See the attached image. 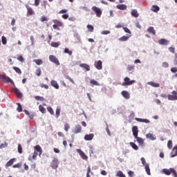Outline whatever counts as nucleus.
I'll return each instance as SVG.
<instances>
[{
	"instance_id": "nucleus-1",
	"label": "nucleus",
	"mask_w": 177,
	"mask_h": 177,
	"mask_svg": "<svg viewBox=\"0 0 177 177\" xmlns=\"http://www.w3.org/2000/svg\"><path fill=\"white\" fill-rule=\"evenodd\" d=\"M42 155V148L39 145H36L34 147V153L32 154V156H30L28 158L29 161H32V160H35L37 158V156H39L41 157Z\"/></svg>"
},
{
	"instance_id": "nucleus-2",
	"label": "nucleus",
	"mask_w": 177,
	"mask_h": 177,
	"mask_svg": "<svg viewBox=\"0 0 177 177\" xmlns=\"http://www.w3.org/2000/svg\"><path fill=\"white\" fill-rule=\"evenodd\" d=\"M162 172H163V174H165V175L169 176V175H171V174H173V176L177 177L176 170H175V169H174V168L163 169Z\"/></svg>"
},
{
	"instance_id": "nucleus-3",
	"label": "nucleus",
	"mask_w": 177,
	"mask_h": 177,
	"mask_svg": "<svg viewBox=\"0 0 177 177\" xmlns=\"http://www.w3.org/2000/svg\"><path fill=\"white\" fill-rule=\"evenodd\" d=\"M53 22L54 23L53 28H54V30H57V31H60V27H63V22L57 19H53Z\"/></svg>"
},
{
	"instance_id": "nucleus-4",
	"label": "nucleus",
	"mask_w": 177,
	"mask_h": 177,
	"mask_svg": "<svg viewBox=\"0 0 177 177\" xmlns=\"http://www.w3.org/2000/svg\"><path fill=\"white\" fill-rule=\"evenodd\" d=\"M136 82V80H131L128 77L124 78V82L122 84V86H129L130 85H133Z\"/></svg>"
},
{
	"instance_id": "nucleus-5",
	"label": "nucleus",
	"mask_w": 177,
	"mask_h": 177,
	"mask_svg": "<svg viewBox=\"0 0 177 177\" xmlns=\"http://www.w3.org/2000/svg\"><path fill=\"white\" fill-rule=\"evenodd\" d=\"M91 10L95 13L97 17H102V11L100 8L94 6L91 8Z\"/></svg>"
},
{
	"instance_id": "nucleus-6",
	"label": "nucleus",
	"mask_w": 177,
	"mask_h": 177,
	"mask_svg": "<svg viewBox=\"0 0 177 177\" xmlns=\"http://www.w3.org/2000/svg\"><path fill=\"white\" fill-rule=\"evenodd\" d=\"M49 60L52 63H54V64H56V66H60V62H59V59L55 55H49Z\"/></svg>"
},
{
	"instance_id": "nucleus-7",
	"label": "nucleus",
	"mask_w": 177,
	"mask_h": 177,
	"mask_svg": "<svg viewBox=\"0 0 177 177\" xmlns=\"http://www.w3.org/2000/svg\"><path fill=\"white\" fill-rule=\"evenodd\" d=\"M50 167L53 169H57V167H59V160L54 158L50 163Z\"/></svg>"
},
{
	"instance_id": "nucleus-8",
	"label": "nucleus",
	"mask_w": 177,
	"mask_h": 177,
	"mask_svg": "<svg viewBox=\"0 0 177 177\" xmlns=\"http://www.w3.org/2000/svg\"><path fill=\"white\" fill-rule=\"evenodd\" d=\"M94 66L97 70H102L103 68V63L102 60L95 62Z\"/></svg>"
},
{
	"instance_id": "nucleus-9",
	"label": "nucleus",
	"mask_w": 177,
	"mask_h": 177,
	"mask_svg": "<svg viewBox=\"0 0 177 177\" xmlns=\"http://www.w3.org/2000/svg\"><path fill=\"white\" fill-rule=\"evenodd\" d=\"M159 45H162L163 46H167V45H169V41L166 39H160L158 40Z\"/></svg>"
},
{
	"instance_id": "nucleus-10",
	"label": "nucleus",
	"mask_w": 177,
	"mask_h": 177,
	"mask_svg": "<svg viewBox=\"0 0 177 177\" xmlns=\"http://www.w3.org/2000/svg\"><path fill=\"white\" fill-rule=\"evenodd\" d=\"M77 151L83 160H88V156H86V154H85V153H84V151H82V150L77 149Z\"/></svg>"
},
{
	"instance_id": "nucleus-11",
	"label": "nucleus",
	"mask_w": 177,
	"mask_h": 177,
	"mask_svg": "<svg viewBox=\"0 0 177 177\" xmlns=\"http://www.w3.org/2000/svg\"><path fill=\"white\" fill-rule=\"evenodd\" d=\"M14 92L16 94V96L19 98V99H21V97H23V93H21V92H20V90H19V88H14Z\"/></svg>"
},
{
	"instance_id": "nucleus-12",
	"label": "nucleus",
	"mask_w": 177,
	"mask_h": 177,
	"mask_svg": "<svg viewBox=\"0 0 177 177\" xmlns=\"http://www.w3.org/2000/svg\"><path fill=\"white\" fill-rule=\"evenodd\" d=\"M132 132H133V136H134V138H138V135L139 133V130L138 129L137 126H133L132 127Z\"/></svg>"
},
{
	"instance_id": "nucleus-13",
	"label": "nucleus",
	"mask_w": 177,
	"mask_h": 177,
	"mask_svg": "<svg viewBox=\"0 0 177 177\" xmlns=\"http://www.w3.org/2000/svg\"><path fill=\"white\" fill-rule=\"evenodd\" d=\"M26 8L27 9V13L29 16H32V15H35L34 10H32L31 7H29L28 5H26Z\"/></svg>"
},
{
	"instance_id": "nucleus-14",
	"label": "nucleus",
	"mask_w": 177,
	"mask_h": 177,
	"mask_svg": "<svg viewBox=\"0 0 177 177\" xmlns=\"http://www.w3.org/2000/svg\"><path fill=\"white\" fill-rule=\"evenodd\" d=\"M80 67L84 68L85 71H91V66L87 64H80Z\"/></svg>"
},
{
	"instance_id": "nucleus-15",
	"label": "nucleus",
	"mask_w": 177,
	"mask_h": 177,
	"mask_svg": "<svg viewBox=\"0 0 177 177\" xmlns=\"http://www.w3.org/2000/svg\"><path fill=\"white\" fill-rule=\"evenodd\" d=\"M121 95L123 96V97H124V99H127V100L130 99L131 97L130 94L127 91H122L121 92Z\"/></svg>"
},
{
	"instance_id": "nucleus-16",
	"label": "nucleus",
	"mask_w": 177,
	"mask_h": 177,
	"mask_svg": "<svg viewBox=\"0 0 177 177\" xmlns=\"http://www.w3.org/2000/svg\"><path fill=\"white\" fill-rule=\"evenodd\" d=\"M135 120L138 122H145V124H150V120H149L148 119H142L139 118H136Z\"/></svg>"
},
{
	"instance_id": "nucleus-17",
	"label": "nucleus",
	"mask_w": 177,
	"mask_h": 177,
	"mask_svg": "<svg viewBox=\"0 0 177 177\" xmlns=\"http://www.w3.org/2000/svg\"><path fill=\"white\" fill-rule=\"evenodd\" d=\"M82 131V127L81 125H76L74 129V133H81Z\"/></svg>"
},
{
	"instance_id": "nucleus-18",
	"label": "nucleus",
	"mask_w": 177,
	"mask_h": 177,
	"mask_svg": "<svg viewBox=\"0 0 177 177\" xmlns=\"http://www.w3.org/2000/svg\"><path fill=\"white\" fill-rule=\"evenodd\" d=\"M50 85L51 86H53L55 89H59V84H57V82L56 80H51L50 81Z\"/></svg>"
},
{
	"instance_id": "nucleus-19",
	"label": "nucleus",
	"mask_w": 177,
	"mask_h": 177,
	"mask_svg": "<svg viewBox=\"0 0 177 177\" xmlns=\"http://www.w3.org/2000/svg\"><path fill=\"white\" fill-rule=\"evenodd\" d=\"M16 158H12L10 159L5 165L6 168H9V167H12L13 165V162H15V160Z\"/></svg>"
},
{
	"instance_id": "nucleus-20",
	"label": "nucleus",
	"mask_w": 177,
	"mask_h": 177,
	"mask_svg": "<svg viewBox=\"0 0 177 177\" xmlns=\"http://www.w3.org/2000/svg\"><path fill=\"white\" fill-rule=\"evenodd\" d=\"M131 37H132V35H127V36H122V37H120L119 39V41H122V42H124L125 41H128V39H129V38H131Z\"/></svg>"
},
{
	"instance_id": "nucleus-21",
	"label": "nucleus",
	"mask_w": 177,
	"mask_h": 177,
	"mask_svg": "<svg viewBox=\"0 0 177 177\" xmlns=\"http://www.w3.org/2000/svg\"><path fill=\"white\" fill-rule=\"evenodd\" d=\"M25 114H26V115H28L29 118H30V120H32L34 118V117H35V115H34V113L32 112H28V111L25 110L24 111Z\"/></svg>"
},
{
	"instance_id": "nucleus-22",
	"label": "nucleus",
	"mask_w": 177,
	"mask_h": 177,
	"mask_svg": "<svg viewBox=\"0 0 177 177\" xmlns=\"http://www.w3.org/2000/svg\"><path fill=\"white\" fill-rule=\"evenodd\" d=\"M117 9L119 10H127V5L125 4H120L116 6Z\"/></svg>"
},
{
	"instance_id": "nucleus-23",
	"label": "nucleus",
	"mask_w": 177,
	"mask_h": 177,
	"mask_svg": "<svg viewBox=\"0 0 177 177\" xmlns=\"http://www.w3.org/2000/svg\"><path fill=\"white\" fill-rule=\"evenodd\" d=\"M176 156H177V147H174L171 152V157L174 158V157H176Z\"/></svg>"
},
{
	"instance_id": "nucleus-24",
	"label": "nucleus",
	"mask_w": 177,
	"mask_h": 177,
	"mask_svg": "<svg viewBox=\"0 0 177 177\" xmlns=\"http://www.w3.org/2000/svg\"><path fill=\"white\" fill-rule=\"evenodd\" d=\"M93 133H91V134H86L85 136H84V140H92V139H93Z\"/></svg>"
},
{
	"instance_id": "nucleus-25",
	"label": "nucleus",
	"mask_w": 177,
	"mask_h": 177,
	"mask_svg": "<svg viewBox=\"0 0 177 177\" xmlns=\"http://www.w3.org/2000/svg\"><path fill=\"white\" fill-rule=\"evenodd\" d=\"M135 139H136L138 143H139V145H140L141 146L143 145V143H145V140H143V138H140V137H138L135 138Z\"/></svg>"
},
{
	"instance_id": "nucleus-26",
	"label": "nucleus",
	"mask_w": 177,
	"mask_h": 177,
	"mask_svg": "<svg viewBox=\"0 0 177 177\" xmlns=\"http://www.w3.org/2000/svg\"><path fill=\"white\" fill-rule=\"evenodd\" d=\"M151 86H153V88H160V84L156 83L154 82H150L148 83Z\"/></svg>"
},
{
	"instance_id": "nucleus-27",
	"label": "nucleus",
	"mask_w": 177,
	"mask_h": 177,
	"mask_svg": "<svg viewBox=\"0 0 177 177\" xmlns=\"http://www.w3.org/2000/svg\"><path fill=\"white\" fill-rule=\"evenodd\" d=\"M131 13L133 17H139V13H138L137 10H132Z\"/></svg>"
},
{
	"instance_id": "nucleus-28",
	"label": "nucleus",
	"mask_w": 177,
	"mask_h": 177,
	"mask_svg": "<svg viewBox=\"0 0 177 177\" xmlns=\"http://www.w3.org/2000/svg\"><path fill=\"white\" fill-rule=\"evenodd\" d=\"M148 32H149L150 34H153V35H156V30H154L153 27H149L147 29Z\"/></svg>"
},
{
	"instance_id": "nucleus-29",
	"label": "nucleus",
	"mask_w": 177,
	"mask_h": 177,
	"mask_svg": "<svg viewBox=\"0 0 177 177\" xmlns=\"http://www.w3.org/2000/svg\"><path fill=\"white\" fill-rule=\"evenodd\" d=\"M90 84H91V85H95V86H100V83L95 80H90Z\"/></svg>"
},
{
	"instance_id": "nucleus-30",
	"label": "nucleus",
	"mask_w": 177,
	"mask_h": 177,
	"mask_svg": "<svg viewBox=\"0 0 177 177\" xmlns=\"http://www.w3.org/2000/svg\"><path fill=\"white\" fill-rule=\"evenodd\" d=\"M167 98L168 100H177V95H168Z\"/></svg>"
},
{
	"instance_id": "nucleus-31",
	"label": "nucleus",
	"mask_w": 177,
	"mask_h": 177,
	"mask_svg": "<svg viewBox=\"0 0 177 177\" xmlns=\"http://www.w3.org/2000/svg\"><path fill=\"white\" fill-rule=\"evenodd\" d=\"M34 63H35L37 66H41V64H44V62L41 59H35Z\"/></svg>"
},
{
	"instance_id": "nucleus-32",
	"label": "nucleus",
	"mask_w": 177,
	"mask_h": 177,
	"mask_svg": "<svg viewBox=\"0 0 177 177\" xmlns=\"http://www.w3.org/2000/svg\"><path fill=\"white\" fill-rule=\"evenodd\" d=\"M151 10L153 12H158V10H160V7H158V6L153 5L151 7Z\"/></svg>"
},
{
	"instance_id": "nucleus-33",
	"label": "nucleus",
	"mask_w": 177,
	"mask_h": 177,
	"mask_svg": "<svg viewBox=\"0 0 177 177\" xmlns=\"http://www.w3.org/2000/svg\"><path fill=\"white\" fill-rule=\"evenodd\" d=\"M51 46L53 48H59V46H60V42H55V41H53L51 43Z\"/></svg>"
},
{
	"instance_id": "nucleus-34",
	"label": "nucleus",
	"mask_w": 177,
	"mask_h": 177,
	"mask_svg": "<svg viewBox=\"0 0 177 177\" xmlns=\"http://www.w3.org/2000/svg\"><path fill=\"white\" fill-rule=\"evenodd\" d=\"M35 74L37 77H41V74H42V71H41V68H37L36 69Z\"/></svg>"
},
{
	"instance_id": "nucleus-35",
	"label": "nucleus",
	"mask_w": 177,
	"mask_h": 177,
	"mask_svg": "<svg viewBox=\"0 0 177 177\" xmlns=\"http://www.w3.org/2000/svg\"><path fill=\"white\" fill-rule=\"evenodd\" d=\"M145 168L147 175H151V173L150 172V167L149 165H145Z\"/></svg>"
},
{
	"instance_id": "nucleus-36",
	"label": "nucleus",
	"mask_w": 177,
	"mask_h": 177,
	"mask_svg": "<svg viewBox=\"0 0 177 177\" xmlns=\"http://www.w3.org/2000/svg\"><path fill=\"white\" fill-rule=\"evenodd\" d=\"M130 146L133 149V150H139V147L134 142H130Z\"/></svg>"
},
{
	"instance_id": "nucleus-37",
	"label": "nucleus",
	"mask_w": 177,
	"mask_h": 177,
	"mask_svg": "<svg viewBox=\"0 0 177 177\" xmlns=\"http://www.w3.org/2000/svg\"><path fill=\"white\" fill-rule=\"evenodd\" d=\"M39 110L43 114H45V113H46V109L42 105L39 106Z\"/></svg>"
},
{
	"instance_id": "nucleus-38",
	"label": "nucleus",
	"mask_w": 177,
	"mask_h": 177,
	"mask_svg": "<svg viewBox=\"0 0 177 177\" xmlns=\"http://www.w3.org/2000/svg\"><path fill=\"white\" fill-rule=\"evenodd\" d=\"M147 138L148 139H151V140H156V138L154 137V136L151 133H148L146 135Z\"/></svg>"
},
{
	"instance_id": "nucleus-39",
	"label": "nucleus",
	"mask_w": 177,
	"mask_h": 177,
	"mask_svg": "<svg viewBox=\"0 0 177 177\" xmlns=\"http://www.w3.org/2000/svg\"><path fill=\"white\" fill-rule=\"evenodd\" d=\"M17 111H18V113H21V111H23V107L21 106V104L20 103H17Z\"/></svg>"
},
{
	"instance_id": "nucleus-40",
	"label": "nucleus",
	"mask_w": 177,
	"mask_h": 177,
	"mask_svg": "<svg viewBox=\"0 0 177 177\" xmlns=\"http://www.w3.org/2000/svg\"><path fill=\"white\" fill-rule=\"evenodd\" d=\"M55 114H56V118H59V117L60 116V108L59 106H57L56 109Z\"/></svg>"
},
{
	"instance_id": "nucleus-41",
	"label": "nucleus",
	"mask_w": 177,
	"mask_h": 177,
	"mask_svg": "<svg viewBox=\"0 0 177 177\" xmlns=\"http://www.w3.org/2000/svg\"><path fill=\"white\" fill-rule=\"evenodd\" d=\"M116 176H118V177H127V176H125V174H124V173H122V171H118L117 172Z\"/></svg>"
},
{
	"instance_id": "nucleus-42",
	"label": "nucleus",
	"mask_w": 177,
	"mask_h": 177,
	"mask_svg": "<svg viewBox=\"0 0 177 177\" xmlns=\"http://www.w3.org/2000/svg\"><path fill=\"white\" fill-rule=\"evenodd\" d=\"M64 52V53H67L68 55H69V56H71V55H73V51L70 50V49H68V48H66Z\"/></svg>"
},
{
	"instance_id": "nucleus-43",
	"label": "nucleus",
	"mask_w": 177,
	"mask_h": 177,
	"mask_svg": "<svg viewBox=\"0 0 177 177\" xmlns=\"http://www.w3.org/2000/svg\"><path fill=\"white\" fill-rule=\"evenodd\" d=\"M48 20H49V19L45 16H41V17L40 18V21H41V23H44V21H48Z\"/></svg>"
},
{
	"instance_id": "nucleus-44",
	"label": "nucleus",
	"mask_w": 177,
	"mask_h": 177,
	"mask_svg": "<svg viewBox=\"0 0 177 177\" xmlns=\"http://www.w3.org/2000/svg\"><path fill=\"white\" fill-rule=\"evenodd\" d=\"M47 111H49V113H50V114H51V115H53V114H55V111H53V109L51 106H48Z\"/></svg>"
},
{
	"instance_id": "nucleus-45",
	"label": "nucleus",
	"mask_w": 177,
	"mask_h": 177,
	"mask_svg": "<svg viewBox=\"0 0 177 177\" xmlns=\"http://www.w3.org/2000/svg\"><path fill=\"white\" fill-rule=\"evenodd\" d=\"M1 42L3 45H6V44L8 43V39L5 37V36L1 37Z\"/></svg>"
},
{
	"instance_id": "nucleus-46",
	"label": "nucleus",
	"mask_w": 177,
	"mask_h": 177,
	"mask_svg": "<svg viewBox=\"0 0 177 177\" xmlns=\"http://www.w3.org/2000/svg\"><path fill=\"white\" fill-rule=\"evenodd\" d=\"M35 99L36 100H40V102H44V100H45V98L44 97H41L39 95H37L35 97Z\"/></svg>"
},
{
	"instance_id": "nucleus-47",
	"label": "nucleus",
	"mask_w": 177,
	"mask_h": 177,
	"mask_svg": "<svg viewBox=\"0 0 177 177\" xmlns=\"http://www.w3.org/2000/svg\"><path fill=\"white\" fill-rule=\"evenodd\" d=\"M13 70H15V71H16L17 73V74H21V70L19 69V67L17 66H14L12 67Z\"/></svg>"
},
{
	"instance_id": "nucleus-48",
	"label": "nucleus",
	"mask_w": 177,
	"mask_h": 177,
	"mask_svg": "<svg viewBox=\"0 0 177 177\" xmlns=\"http://www.w3.org/2000/svg\"><path fill=\"white\" fill-rule=\"evenodd\" d=\"M87 28H88V30L90 32H93V30L95 29L93 28V26L92 25H87Z\"/></svg>"
},
{
	"instance_id": "nucleus-49",
	"label": "nucleus",
	"mask_w": 177,
	"mask_h": 177,
	"mask_svg": "<svg viewBox=\"0 0 177 177\" xmlns=\"http://www.w3.org/2000/svg\"><path fill=\"white\" fill-rule=\"evenodd\" d=\"M18 153L21 154L23 153V147L21 144H18Z\"/></svg>"
},
{
	"instance_id": "nucleus-50",
	"label": "nucleus",
	"mask_w": 177,
	"mask_h": 177,
	"mask_svg": "<svg viewBox=\"0 0 177 177\" xmlns=\"http://www.w3.org/2000/svg\"><path fill=\"white\" fill-rule=\"evenodd\" d=\"M127 70H128V71H131V73H133V71L135 70V68L132 65H129L127 66Z\"/></svg>"
},
{
	"instance_id": "nucleus-51",
	"label": "nucleus",
	"mask_w": 177,
	"mask_h": 177,
	"mask_svg": "<svg viewBox=\"0 0 177 177\" xmlns=\"http://www.w3.org/2000/svg\"><path fill=\"white\" fill-rule=\"evenodd\" d=\"M172 146H173L172 140H169L167 142L168 149H169V150H171V149H172Z\"/></svg>"
},
{
	"instance_id": "nucleus-52",
	"label": "nucleus",
	"mask_w": 177,
	"mask_h": 177,
	"mask_svg": "<svg viewBox=\"0 0 177 177\" xmlns=\"http://www.w3.org/2000/svg\"><path fill=\"white\" fill-rule=\"evenodd\" d=\"M69 129H70V124H68V123H66L64 124V131H66V132H68Z\"/></svg>"
},
{
	"instance_id": "nucleus-53",
	"label": "nucleus",
	"mask_w": 177,
	"mask_h": 177,
	"mask_svg": "<svg viewBox=\"0 0 177 177\" xmlns=\"http://www.w3.org/2000/svg\"><path fill=\"white\" fill-rule=\"evenodd\" d=\"M65 78L66 80H68V81H70V82H71L72 84H75V82H74V80H73V78H71L70 76L66 75Z\"/></svg>"
},
{
	"instance_id": "nucleus-54",
	"label": "nucleus",
	"mask_w": 177,
	"mask_h": 177,
	"mask_svg": "<svg viewBox=\"0 0 177 177\" xmlns=\"http://www.w3.org/2000/svg\"><path fill=\"white\" fill-rule=\"evenodd\" d=\"M17 60H19V62H21V63H24V58L23 57V55H19L17 57Z\"/></svg>"
},
{
	"instance_id": "nucleus-55",
	"label": "nucleus",
	"mask_w": 177,
	"mask_h": 177,
	"mask_svg": "<svg viewBox=\"0 0 177 177\" xmlns=\"http://www.w3.org/2000/svg\"><path fill=\"white\" fill-rule=\"evenodd\" d=\"M141 162L142 165H145V167H146V165H149V164L146 163V159H145V158H141Z\"/></svg>"
},
{
	"instance_id": "nucleus-56",
	"label": "nucleus",
	"mask_w": 177,
	"mask_h": 177,
	"mask_svg": "<svg viewBox=\"0 0 177 177\" xmlns=\"http://www.w3.org/2000/svg\"><path fill=\"white\" fill-rule=\"evenodd\" d=\"M91 166H88L87 168V173H86V177H91Z\"/></svg>"
},
{
	"instance_id": "nucleus-57",
	"label": "nucleus",
	"mask_w": 177,
	"mask_h": 177,
	"mask_svg": "<svg viewBox=\"0 0 177 177\" xmlns=\"http://www.w3.org/2000/svg\"><path fill=\"white\" fill-rule=\"evenodd\" d=\"M123 30L127 34H131V30H129V28H128L127 27H123Z\"/></svg>"
},
{
	"instance_id": "nucleus-58",
	"label": "nucleus",
	"mask_w": 177,
	"mask_h": 177,
	"mask_svg": "<svg viewBox=\"0 0 177 177\" xmlns=\"http://www.w3.org/2000/svg\"><path fill=\"white\" fill-rule=\"evenodd\" d=\"M101 34L102 35H108V34H110V31L109 30H103L101 32Z\"/></svg>"
},
{
	"instance_id": "nucleus-59",
	"label": "nucleus",
	"mask_w": 177,
	"mask_h": 177,
	"mask_svg": "<svg viewBox=\"0 0 177 177\" xmlns=\"http://www.w3.org/2000/svg\"><path fill=\"white\" fill-rule=\"evenodd\" d=\"M41 88H44V89H49V86L47 84H40Z\"/></svg>"
},
{
	"instance_id": "nucleus-60",
	"label": "nucleus",
	"mask_w": 177,
	"mask_h": 177,
	"mask_svg": "<svg viewBox=\"0 0 177 177\" xmlns=\"http://www.w3.org/2000/svg\"><path fill=\"white\" fill-rule=\"evenodd\" d=\"M162 67H164L165 68H168V67H169V64H168L167 62H163L162 64Z\"/></svg>"
},
{
	"instance_id": "nucleus-61",
	"label": "nucleus",
	"mask_w": 177,
	"mask_h": 177,
	"mask_svg": "<svg viewBox=\"0 0 177 177\" xmlns=\"http://www.w3.org/2000/svg\"><path fill=\"white\" fill-rule=\"evenodd\" d=\"M13 168H20L21 167V163H17L12 166Z\"/></svg>"
},
{
	"instance_id": "nucleus-62",
	"label": "nucleus",
	"mask_w": 177,
	"mask_h": 177,
	"mask_svg": "<svg viewBox=\"0 0 177 177\" xmlns=\"http://www.w3.org/2000/svg\"><path fill=\"white\" fill-rule=\"evenodd\" d=\"M62 19L67 20V19H68V14H64V15H62Z\"/></svg>"
},
{
	"instance_id": "nucleus-63",
	"label": "nucleus",
	"mask_w": 177,
	"mask_h": 177,
	"mask_svg": "<svg viewBox=\"0 0 177 177\" xmlns=\"http://www.w3.org/2000/svg\"><path fill=\"white\" fill-rule=\"evenodd\" d=\"M68 10H66V9H64V10H61L59 12V15H62L63 13H67Z\"/></svg>"
},
{
	"instance_id": "nucleus-64",
	"label": "nucleus",
	"mask_w": 177,
	"mask_h": 177,
	"mask_svg": "<svg viewBox=\"0 0 177 177\" xmlns=\"http://www.w3.org/2000/svg\"><path fill=\"white\" fill-rule=\"evenodd\" d=\"M171 73H177V68L176 67H173L171 68Z\"/></svg>"
}]
</instances>
